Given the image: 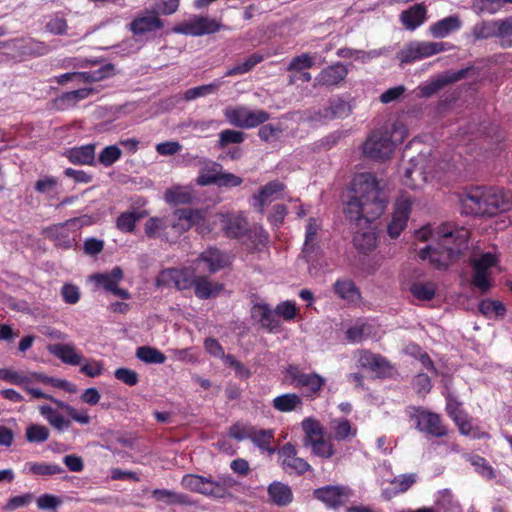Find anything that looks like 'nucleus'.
Returning a JSON list of instances; mask_svg holds the SVG:
<instances>
[{
  "instance_id": "nucleus-1",
  "label": "nucleus",
  "mask_w": 512,
  "mask_h": 512,
  "mask_svg": "<svg viewBox=\"0 0 512 512\" xmlns=\"http://www.w3.org/2000/svg\"><path fill=\"white\" fill-rule=\"evenodd\" d=\"M415 238L428 244L419 252L436 268H446L467 247L469 231L452 224L425 225L415 232Z\"/></svg>"
},
{
  "instance_id": "nucleus-2",
  "label": "nucleus",
  "mask_w": 512,
  "mask_h": 512,
  "mask_svg": "<svg viewBox=\"0 0 512 512\" xmlns=\"http://www.w3.org/2000/svg\"><path fill=\"white\" fill-rule=\"evenodd\" d=\"M352 196L345 207L350 220L366 222L380 217L387 206V198L376 176L370 172L358 173L351 183Z\"/></svg>"
},
{
  "instance_id": "nucleus-3",
  "label": "nucleus",
  "mask_w": 512,
  "mask_h": 512,
  "mask_svg": "<svg viewBox=\"0 0 512 512\" xmlns=\"http://www.w3.org/2000/svg\"><path fill=\"white\" fill-rule=\"evenodd\" d=\"M407 135L406 126L399 120L393 123L391 128L374 130L362 145L363 154L373 160L389 159L396 146L401 144Z\"/></svg>"
},
{
  "instance_id": "nucleus-4",
  "label": "nucleus",
  "mask_w": 512,
  "mask_h": 512,
  "mask_svg": "<svg viewBox=\"0 0 512 512\" xmlns=\"http://www.w3.org/2000/svg\"><path fill=\"white\" fill-rule=\"evenodd\" d=\"M221 223L222 230L227 237L241 238L247 235L249 238L254 237L253 243L263 244L267 240V234L261 226L248 228V223L243 212L238 213H219L215 215V221Z\"/></svg>"
},
{
  "instance_id": "nucleus-5",
  "label": "nucleus",
  "mask_w": 512,
  "mask_h": 512,
  "mask_svg": "<svg viewBox=\"0 0 512 512\" xmlns=\"http://www.w3.org/2000/svg\"><path fill=\"white\" fill-rule=\"evenodd\" d=\"M86 224L85 217L72 218L45 228L43 234L46 238L52 240L56 246L68 249L76 243L78 231Z\"/></svg>"
},
{
  "instance_id": "nucleus-6",
  "label": "nucleus",
  "mask_w": 512,
  "mask_h": 512,
  "mask_svg": "<svg viewBox=\"0 0 512 512\" xmlns=\"http://www.w3.org/2000/svg\"><path fill=\"white\" fill-rule=\"evenodd\" d=\"M434 178H440L438 172L434 170V164L423 155L411 159L410 166L406 168L403 178L405 186L416 189L432 181Z\"/></svg>"
},
{
  "instance_id": "nucleus-7",
  "label": "nucleus",
  "mask_w": 512,
  "mask_h": 512,
  "mask_svg": "<svg viewBox=\"0 0 512 512\" xmlns=\"http://www.w3.org/2000/svg\"><path fill=\"white\" fill-rule=\"evenodd\" d=\"M226 120L233 126L240 128H254L269 119V114L260 109H249L246 106H229L224 109Z\"/></svg>"
},
{
  "instance_id": "nucleus-8",
  "label": "nucleus",
  "mask_w": 512,
  "mask_h": 512,
  "mask_svg": "<svg viewBox=\"0 0 512 512\" xmlns=\"http://www.w3.org/2000/svg\"><path fill=\"white\" fill-rule=\"evenodd\" d=\"M207 211L202 209H177L173 213L172 229L177 234L188 231L191 227L196 226L201 234L211 231V228L205 225Z\"/></svg>"
},
{
  "instance_id": "nucleus-9",
  "label": "nucleus",
  "mask_w": 512,
  "mask_h": 512,
  "mask_svg": "<svg viewBox=\"0 0 512 512\" xmlns=\"http://www.w3.org/2000/svg\"><path fill=\"white\" fill-rule=\"evenodd\" d=\"M446 50L447 44L443 42L413 41L402 48L396 57L401 64H408Z\"/></svg>"
},
{
  "instance_id": "nucleus-10",
  "label": "nucleus",
  "mask_w": 512,
  "mask_h": 512,
  "mask_svg": "<svg viewBox=\"0 0 512 512\" xmlns=\"http://www.w3.org/2000/svg\"><path fill=\"white\" fill-rule=\"evenodd\" d=\"M38 383H42L44 385H51L57 388L63 387L64 384L63 381L53 377H49L43 373L20 371L16 385L21 387L33 399H42L43 397H48V394L44 393L40 388L36 386V384Z\"/></svg>"
},
{
  "instance_id": "nucleus-11",
  "label": "nucleus",
  "mask_w": 512,
  "mask_h": 512,
  "mask_svg": "<svg viewBox=\"0 0 512 512\" xmlns=\"http://www.w3.org/2000/svg\"><path fill=\"white\" fill-rule=\"evenodd\" d=\"M497 262V256L490 252L473 261L472 285L480 292L486 293L491 288V269L497 265Z\"/></svg>"
},
{
  "instance_id": "nucleus-12",
  "label": "nucleus",
  "mask_w": 512,
  "mask_h": 512,
  "mask_svg": "<svg viewBox=\"0 0 512 512\" xmlns=\"http://www.w3.org/2000/svg\"><path fill=\"white\" fill-rule=\"evenodd\" d=\"M221 28V23L214 18L195 16L175 27L174 32L189 36H203L216 33Z\"/></svg>"
},
{
  "instance_id": "nucleus-13",
  "label": "nucleus",
  "mask_w": 512,
  "mask_h": 512,
  "mask_svg": "<svg viewBox=\"0 0 512 512\" xmlns=\"http://www.w3.org/2000/svg\"><path fill=\"white\" fill-rule=\"evenodd\" d=\"M195 271H189L188 269H177L170 268L162 270L157 279L156 284L158 287H169L175 286L178 290H186L193 287L195 280Z\"/></svg>"
},
{
  "instance_id": "nucleus-14",
  "label": "nucleus",
  "mask_w": 512,
  "mask_h": 512,
  "mask_svg": "<svg viewBox=\"0 0 512 512\" xmlns=\"http://www.w3.org/2000/svg\"><path fill=\"white\" fill-rule=\"evenodd\" d=\"M123 270L116 266L110 272L96 273L89 276V280L93 282L96 287L103 288L105 291L111 292L121 299L127 300L130 298V293L118 287V284L123 279Z\"/></svg>"
},
{
  "instance_id": "nucleus-15",
  "label": "nucleus",
  "mask_w": 512,
  "mask_h": 512,
  "mask_svg": "<svg viewBox=\"0 0 512 512\" xmlns=\"http://www.w3.org/2000/svg\"><path fill=\"white\" fill-rule=\"evenodd\" d=\"M485 187H473L462 192L459 202L462 212L466 215H486Z\"/></svg>"
},
{
  "instance_id": "nucleus-16",
  "label": "nucleus",
  "mask_w": 512,
  "mask_h": 512,
  "mask_svg": "<svg viewBox=\"0 0 512 512\" xmlns=\"http://www.w3.org/2000/svg\"><path fill=\"white\" fill-rule=\"evenodd\" d=\"M230 263V258L216 248H208L194 261L197 272L216 273Z\"/></svg>"
},
{
  "instance_id": "nucleus-17",
  "label": "nucleus",
  "mask_w": 512,
  "mask_h": 512,
  "mask_svg": "<svg viewBox=\"0 0 512 512\" xmlns=\"http://www.w3.org/2000/svg\"><path fill=\"white\" fill-rule=\"evenodd\" d=\"M351 112L352 106L348 100L343 97H333L329 100L328 106L316 111L313 116L310 117V120L321 122L335 118L343 119L348 117Z\"/></svg>"
},
{
  "instance_id": "nucleus-18",
  "label": "nucleus",
  "mask_w": 512,
  "mask_h": 512,
  "mask_svg": "<svg viewBox=\"0 0 512 512\" xmlns=\"http://www.w3.org/2000/svg\"><path fill=\"white\" fill-rule=\"evenodd\" d=\"M412 418L415 420L416 428L420 432L434 437L446 435V428L442 425L438 414L424 409H416Z\"/></svg>"
},
{
  "instance_id": "nucleus-19",
  "label": "nucleus",
  "mask_w": 512,
  "mask_h": 512,
  "mask_svg": "<svg viewBox=\"0 0 512 512\" xmlns=\"http://www.w3.org/2000/svg\"><path fill=\"white\" fill-rule=\"evenodd\" d=\"M412 201L407 196H400L395 203L392 219L388 224V233L392 238L398 237L407 225Z\"/></svg>"
},
{
  "instance_id": "nucleus-20",
  "label": "nucleus",
  "mask_w": 512,
  "mask_h": 512,
  "mask_svg": "<svg viewBox=\"0 0 512 512\" xmlns=\"http://www.w3.org/2000/svg\"><path fill=\"white\" fill-rule=\"evenodd\" d=\"M287 374L295 387L305 388L315 396L325 384V379L316 373H304L297 366H289Z\"/></svg>"
},
{
  "instance_id": "nucleus-21",
  "label": "nucleus",
  "mask_w": 512,
  "mask_h": 512,
  "mask_svg": "<svg viewBox=\"0 0 512 512\" xmlns=\"http://www.w3.org/2000/svg\"><path fill=\"white\" fill-rule=\"evenodd\" d=\"M321 229V222L317 218H310L308 220L305 231V241L302 250V253L307 262L316 260L321 254V249L319 247V234Z\"/></svg>"
},
{
  "instance_id": "nucleus-22",
  "label": "nucleus",
  "mask_w": 512,
  "mask_h": 512,
  "mask_svg": "<svg viewBox=\"0 0 512 512\" xmlns=\"http://www.w3.org/2000/svg\"><path fill=\"white\" fill-rule=\"evenodd\" d=\"M486 215L492 216L498 212H505L512 207V193L503 189L485 187Z\"/></svg>"
},
{
  "instance_id": "nucleus-23",
  "label": "nucleus",
  "mask_w": 512,
  "mask_h": 512,
  "mask_svg": "<svg viewBox=\"0 0 512 512\" xmlns=\"http://www.w3.org/2000/svg\"><path fill=\"white\" fill-rule=\"evenodd\" d=\"M236 484V480L229 475H222L217 479L205 477L202 495L214 499H224L232 496L230 490Z\"/></svg>"
},
{
  "instance_id": "nucleus-24",
  "label": "nucleus",
  "mask_w": 512,
  "mask_h": 512,
  "mask_svg": "<svg viewBox=\"0 0 512 512\" xmlns=\"http://www.w3.org/2000/svg\"><path fill=\"white\" fill-rule=\"evenodd\" d=\"M351 490L346 486H326L314 490V496L329 507L344 505L351 497Z\"/></svg>"
},
{
  "instance_id": "nucleus-25",
  "label": "nucleus",
  "mask_w": 512,
  "mask_h": 512,
  "mask_svg": "<svg viewBox=\"0 0 512 512\" xmlns=\"http://www.w3.org/2000/svg\"><path fill=\"white\" fill-rule=\"evenodd\" d=\"M113 66L111 64H106L101 66L100 68L89 71V72H69L64 73L57 77V82L59 84H64L68 81H73L76 83H93L103 80L104 78L112 75Z\"/></svg>"
},
{
  "instance_id": "nucleus-26",
  "label": "nucleus",
  "mask_w": 512,
  "mask_h": 512,
  "mask_svg": "<svg viewBox=\"0 0 512 512\" xmlns=\"http://www.w3.org/2000/svg\"><path fill=\"white\" fill-rule=\"evenodd\" d=\"M278 454L281 466L288 473L302 474L311 468L304 459L297 457V451L290 443L281 447Z\"/></svg>"
},
{
  "instance_id": "nucleus-27",
  "label": "nucleus",
  "mask_w": 512,
  "mask_h": 512,
  "mask_svg": "<svg viewBox=\"0 0 512 512\" xmlns=\"http://www.w3.org/2000/svg\"><path fill=\"white\" fill-rule=\"evenodd\" d=\"M285 185L279 180H273L263 186L258 194L253 197V206L259 212H263L264 208L280 199L283 196Z\"/></svg>"
},
{
  "instance_id": "nucleus-28",
  "label": "nucleus",
  "mask_w": 512,
  "mask_h": 512,
  "mask_svg": "<svg viewBox=\"0 0 512 512\" xmlns=\"http://www.w3.org/2000/svg\"><path fill=\"white\" fill-rule=\"evenodd\" d=\"M163 27V22L153 12L151 14L137 15L129 24V30L135 37L146 36Z\"/></svg>"
},
{
  "instance_id": "nucleus-29",
  "label": "nucleus",
  "mask_w": 512,
  "mask_h": 512,
  "mask_svg": "<svg viewBox=\"0 0 512 512\" xmlns=\"http://www.w3.org/2000/svg\"><path fill=\"white\" fill-rule=\"evenodd\" d=\"M355 221L357 226L361 227V230L355 231L353 244L360 252H369L376 246V233L374 228L370 225L372 221L366 222L365 219Z\"/></svg>"
},
{
  "instance_id": "nucleus-30",
  "label": "nucleus",
  "mask_w": 512,
  "mask_h": 512,
  "mask_svg": "<svg viewBox=\"0 0 512 512\" xmlns=\"http://www.w3.org/2000/svg\"><path fill=\"white\" fill-rule=\"evenodd\" d=\"M399 20L406 30L414 31L426 22L427 8L422 3L415 4L402 11Z\"/></svg>"
},
{
  "instance_id": "nucleus-31",
  "label": "nucleus",
  "mask_w": 512,
  "mask_h": 512,
  "mask_svg": "<svg viewBox=\"0 0 512 512\" xmlns=\"http://www.w3.org/2000/svg\"><path fill=\"white\" fill-rule=\"evenodd\" d=\"M252 315L269 332H278L280 330L281 322L278 314L268 304H256L253 307Z\"/></svg>"
},
{
  "instance_id": "nucleus-32",
  "label": "nucleus",
  "mask_w": 512,
  "mask_h": 512,
  "mask_svg": "<svg viewBox=\"0 0 512 512\" xmlns=\"http://www.w3.org/2000/svg\"><path fill=\"white\" fill-rule=\"evenodd\" d=\"M48 350L55 357L60 359L62 362L69 365H79L83 361V355L78 351L75 346L71 343L66 344H54L48 347Z\"/></svg>"
},
{
  "instance_id": "nucleus-33",
  "label": "nucleus",
  "mask_w": 512,
  "mask_h": 512,
  "mask_svg": "<svg viewBox=\"0 0 512 512\" xmlns=\"http://www.w3.org/2000/svg\"><path fill=\"white\" fill-rule=\"evenodd\" d=\"M461 20L456 15L445 17L429 26V33L434 38H445L461 28Z\"/></svg>"
},
{
  "instance_id": "nucleus-34",
  "label": "nucleus",
  "mask_w": 512,
  "mask_h": 512,
  "mask_svg": "<svg viewBox=\"0 0 512 512\" xmlns=\"http://www.w3.org/2000/svg\"><path fill=\"white\" fill-rule=\"evenodd\" d=\"M358 363L361 367L368 368L377 374H385L390 370V365L384 357L369 351L359 353Z\"/></svg>"
},
{
  "instance_id": "nucleus-35",
  "label": "nucleus",
  "mask_w": 512,
  "mask_h": 512,
  "mask_svg": "<svg viewBox=\"0 0 512 512\" xmlns=\"http://www.w3.org/2000/svg\"><path fill=\"white\" fill-rule=\"evenodd\" d=\"M347 73L346 67L343 64L337 63L323 69L316 77V82L320 85L334 86L344 80Z\"/></svg>"
},
{
  "instance_id": "nucleus-36",
  "label": "nucleus",
  "mask_w": 512,
  "mask_h": 512,
  "mask_svg": "<svg viewBox=\"0 0 512 512\" xmlns=\"http://www.w3.org/2000/svg\"><path fill=\"white\" fill-rule=\"evenodd\" d=\"M169 223L164 217H151L144 225V232L148 238L169 240L168 230Z\"/></svg>"
},
{
  "instance_id": "nucleus-37",
  "label": "nucleus",
  "mask_w": 512,
  "mask_h": 512,
  "mask_svg": "<svg viewBox=\"0 0 512 512\" xmlns=\"http://www.w3.org/2000/svg\"><path fill=\"white\" fill-rule=\"evenodd\" d=\"M193 287L195 295L200 299L216 297L224 288L222 284L211 282L203 276L195 277Z\"/></svg>"
},
{
  "instance_id": "nucleus-38",
  "label": "nucleus",
  "mask_w": 512,
  "mask_h": 512,
  "mask_svg": "<svg viewBox=\"0 0 512 512\" xmlns=\"http://www.w3.org/2000/svg\"><path fill=\"white\" fill-rule=\"evenodd\" d=\"M40 415L57 431L63 432L71 425V420L66 419L57 409L49 405L38 407Z\"/></svg>"
},
{
  "instance_id": "nucleus-39",
  "label": "nucleus",
  "mask_w": 512,
  "mask_h": 512,
  "mask_svg": "<svg viewBox=\"0 0 512 512\" xmlns=\"http://www.w3.org/2000/svg\"><path fill=\"white\" fill-rule=\"evenodd\" d=\"M67 158L73 164L93 165L95 163V145L87 144L67 151Z\"/></svg>"
},
{
  "instance_id": "nucleus-40",
  "label": "nucleus",
  "mask_w": 512,
  "mask_h": 512,
  "mask_svg": "<svg viewBox=\"0 0 512 512\" xmlns=\"http://www.w3.org/2000/svg\"><path fill=\"white\" fill-rule=\"evenodd\" d=\"M42 399H47L55 403L58 408L64 410L70 416L71 420L75 421L80 425H88L91 422V417L88 414L87 409H77L74 406L64 401L58 400L49 394L48 397H43Z\"/></svg>"
},
{
  "instance_id": "nucleus-41",
  "label": "nucleus",
  "mask_w": 512,
  "mask_h": 512,
  "mask_svg": "<svg viewBox=\"0 0 512 512\" xmlns=\"http://www.w3.org/2000/svg\"><path fill=\"white\" fill-rule=\"evenodd\" d=\"M193 194L190 186L174 185L167 189L164 200L170 205L189 204L192 202Z\"/></svg>"
},
{
  "instance_id": "nucleus-42",
  "label": "nucleus",
  "mask_w": 512,
  "mask_h": 512,
  "mask_svg": "<svg viewBox=\"0 0 512 512\" xmlns=\"http://www.w3.org/2000/svg\"><path fill=\"white\" fill-rule=\"evenodd\" d=\"M335 293L344 301L356 304L360 300V292L349 279H339L334 284Z\"/></svg>"
},
{
  "instance_id": "nucleus-43",
  "label": "nucleus",
  "mask_w": 512,
  "mask_h": 512,
  "mask_svg": "<svg viewBox=\"0 0 512 512\" xmlns=\"http://www.w3.org/2000/svg\"><path fill=\"white\" fill-rule=\"evenodd\" d=\"M270 500L277 506H286L292 499L293 494L290 487L281 482H273L268 487Z\"/></svg>"
},
{
  "instance_id": "nucleus-44",
  "label": "nucleus",
  "mask_w": 512,
  "mask_h": 512,
  "mask_svg": "<svg viewBox=\"0 0 512 512\" xmlns=\"http://www.w3.org/2000/svg\"><path fill=\"white\" fill-rule=\"evenodd\" d=\"M415 481V474L399 475L390 482V488L383 490V495L386 499H390L398 493L406 492Z\"/></svg>"
},
{
  "instance_id": "nucleus-45",
  "label": "nucleus",
  "mask_w": 512,
  "mask_h": 512,
  "mask_svg": "<svg viewBox=\"0 0 512 512\" xmlns=\"http://www.w3.org/2000/svg\"><path fill=\"white\" fill-rule=\"evenodd\" d=\"M301 405V397L294 393L282 394L273 399V407L280 412H291Z\"/></svg>"
},
{
  "instance_id": "nucleus-46",
  "label": "nucleus",
  "mask_w": 512,
  "mask_h": 512,
  "mask_svg": "<svg viewBox=\"0 0 512 512\" xmlns=\"http://www.w3.org/2000/svg\"><path fill=\"white\" fill-rule=\"evenodd\" d=\"M330 425L332 437L337 441H343L356 435V428H353L347 419H334Z\"/></svg>"
},
{
  "instance_id": "nucleus-47",
  "label": "nucleus",
  "mask_w": 512,
  "mask_h": 512,
  "mask_svg": "<svg viewBox=\"0 0 512 512\" xmlns=\"http://www.w3.org/2000/svg\"><path fill=\"white\" fill-rule=\"evenodd\" d=\"M23 473H31L40 476H49L61 473L63 470L60 466L44 462H27L23 467Z\"/></svg>"
},
{
  "instance_id": "nucleus-48",
  "label": "nucleus",
  "mask_w": 512,
  "mask_h": 512,
  "mask_svg": "<svg viewBox=\"0 0 512 512\" xmlns=\"http://www.w3.org/2000/svg\"><path fill=\"white\" fill-rule=\"evenodd\" d=\"M95 90L91 87H84L74 91L66 92L59 97L61 107L68 108L75 106L79 101L88 98Z\"/></svg>"
},
{
  "instance_id": "nucleus-49",
  "label": "nucleus",
  "mask_w": 512,
  "mask_h": 512,
  "mask_svg": "<svg viewBox=\"0 0 512 512\" xmlns=\"http://www.w3.org/2000/svg\"><path fill=\"white\" fill-rule=\"evenodd\" d=\"M249 439L260 449L267 451L270 454L274 453L275 450L270 447L274 439L273 430H257L253 428Z\"/></svg>"
},
{
  "instance_id": "nucleus-50",
  "label": "nucleus",
  "mask_w": 512,
  "mask_h": 512,
  "mask_svg": "<svg viewBox=\"0 0 512 512\" xmlns=\"http://www.w3.org/2000/svg\"><path fill=\"white\" fill-rule=\"evenodd\" d=\"M410 292L419 301H430L436 294V286L433 282H416L411 285Z\"/></svg>"
},
{
  "instance_id": "nucleus-51",
  "label": "nucleus",
  "mask_w": 512,
  "mask_h": 512,
  "mask_svg": "<svg viewBox=\"0 0 512 512\" xmlns=\"http://www.w3.org/2000/svg\"><path fill=\"white\" fill-rule=\"evenodd\" d=\"M221 165L215 162L206 163L200 170L197 183L201 186L216 184Z\"/></svg>"
},
{
  "instance_id": "nucleus-52",
  "label": "nucleus",
  "mask_w": 512,
  "mask_h": 512,
  "mask_svg": "<svg viewBox=\"0 0 512 512\" xmlns=\"http://www.w3.org/2000/svg\"><path fill=\"white\" fill-rule=\"evenodd\" d=\"M263 55L254 53L247 57L243 62L234 65L225 72V76L242 75L252 70L263 60Z\"/></svg>"
},
{
  "instance_id": "nucleus-53",
  "label": "nucleus",
  "mask_w": 512,
  "mask_h": 512,
  "mask_svg": "<svg viewBox=\"0 0 512 512\" xmlns=\"http://www.w3.org/2000/svg\"><path fill=\"white\" fill-rule=\"evenodd\" d=\"M496 37L502 47H512V18L497 20Z\"/></svg>"
},
{
  "instance_id": "nucleus-54",
  "label": "nucleus",
  "mask_w": 512,
  "mask_h": 512,
  "mask_svg": "<svg viewBox=\"0 0 512 512\" xmlns=\"http://www.w3.org/2000/svg\"><path fill=\"white\" fill-rule=\"evenodd\" d=\"M136 356L144 363L149 364H162L165 362V355L156 348L149 346L139 347L136 351Z\"/></svg>"
},
{
  "instance_id": "nucleus-55",
  "label": "nucleus",
  "mask_w": 512,
  "mask_h": 512,
  "mask_svg": "<svg viewBox=\"0 0 512 512\" xmlns=\"http://www.w3.org/2000/svg\"><path fill=\"white\" fill-rule=\"evenodd\" d=\"M479 311L491 319L504 316L506 309L500 301L485 299L479 303Z\"/></svg>"
},
{
  "instance_id": "nucleus-56",
  "label": "nucleus",
  "mask_w": 512,
  "mask_h": 512,
  "mask_svg": "<svg viewBox=\"0 0 512 512\" xmlns=\"http://www.w3.org/2000/svg\"><path fill=\"white\" fill-rule=\"evenodd\" d=\"M301 426L305 433V445L312 439L323 437V427L318 420L307 417L302 421Z\"/></svg>"
},
{
  "instance_id": "nucleus-57",
  "label": "nucleus",
  "mask_w": 512,
  "mask_h": 512,
  "mask_svg": "<svg viewBox=\"0 0 512 512\" xmlns=\"http://www.w3.org/2000/svg\"><path fill=\"white\" fill-rule=\"evenodd\" d=\"M435 504L437 509L442 512H456L459 508L458 503L448 489L438 492Z\"/></svg>"
},
{
  "instance_id": "nucleus-58",
  "label": "nucleus",
  "mask_w": 512,
  "mask_h": 512,
  "mask_svg": "<svg viewBox=\"0 0 512 512\" xmlns=\"http://www.w3.org/2000/svg\"><path fill=\"white\" fill-rule=\"evenodd\" d=\"M140 217L141 215L135 211L121 213L116 220V227L124 233H131Z\"/></svg>"
},
{
  "instance_id": "nucleus-59",
  "label": "nucleus",
  "mask_w": 512,
  "mask_h": 512,
  "mask_svg": "<svg viewBox=\"0 0 512 512\" xmlns=\"http://www.w3.org/2000/svg\"><path fill=\"white\" fill-rule=\"evenodd\" d=\"M305 446H310L313 454L322 457L330 458L334 455V448L330 441L324 440L322 437L312 439Z\"/></svg>"
},
{
  "instance_id": "nucleus-60",
  "label": "nucleus",
  "mask_w": 512,
  "mask_h": 512,
  "mask_svg": "<svg viewBox=\"0 0 512 512\" xmlns=\"http://www.w3.org/2000/svg\"><path fill=\"white\" fill-rule=\"evenodd\" d=\"M221 84L222 83L220 81H215L210 84L190 88L184 93V98L187 101H191L199 97L210 95L214 93L221 86Z\"/></svg>"
},
{
  "instance_id": "nucleus-61",
  "label": "nucleus",
  "mask_w": 512,
  "mask_h": 512,
  "mask_svg": "<svg viewBox=\"0 0 512 512\" xmlns=\"http://www.w3.org/2000/svg\"><path fill=\"white\" fill-rule=\"evenodd\" d=\"M446 411L457 426L467 419L466 414L461 409V404L451 394L446 396Z\"/></svg>"
},
{
  "instance_id": "nucleus-62",
  "label": "nucleus",
  "mask_w": 512,
  "mask_h": 512,
  "mask_svg": "<svg viewBox=\"0 0 512 512\" xmlns=\"http://www.w3.org/2000/svg\"><path fill=\"white\" fill-rule=\"evenodd\" d=\"M49 437V429L40 424H31L26 428V439L30 443H43Z\"/></svg>"
},
{
  "instance_id": "nucleus-63",
  "label": "nucleus",
  "mask_w": 512,
  "mask_h": 512,
  "mask_svg": "<svg viewBox=\"0 0 512 512\" xmlns=\"http://www.w3.org/2000/svg\"><path fill=\"white\" fill-rule=\"evenodd\" d=\"M121 155V149L117 145H110L99 153L98 161L105 167H109L117 162Z\"/></svg>"
},
{
  "instance_id": "nucleus-64",
  "label": "nucleus",
  "mask_w": 512,
  "mask_h": 512,
  "mask_svg": "<svg viewBox=\"0 0 512 512\" xmlns=\"http://www.w3.org/2000/svg\"><path fill=\"white\" fill-rule=\"evenodd\" d=\"M45 29L53 35H65L67 33L68 24L64 17L53 15L46 22Z\"/></svg>"
}]
</instances>
